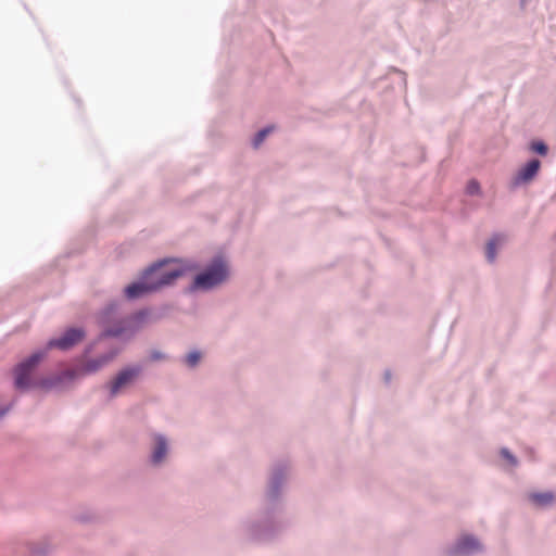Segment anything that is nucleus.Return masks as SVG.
<instances>
[{
	"label": "nucleus",
	"mask_w": 556,
	"mask_h": 556,
	"mask_svg": "<svg viewBox=\"0 0 556 556\" xmlns=\"http://www.w3.org/2000/svg\"><path fill=\"white\" fill-rule=\"evenodd\" d=\"M198 269L199 264L194 261L175 257L159 258L141 270L138 278L124 288V296L128 301L139 300L173 287L179 278Z\"/></svg>",
	"instance_id": "f257e3e1"
},
{
	"label": "nucleus",
	"mask_w": 556,
	"mask_h": 556,
	"mask_svg": "<svg viewBox=\"0 0 556 556\" xmlns=\"http://www.w3.org/2000/svg\"><path fill=\"white\" fill-rule=\"evenodd\" d=\"M285 511L261 502L253 513L240 519L238 530L251 542L271 541L286 528Z\"/></svg>",
	"instance_id": "f03ea898"
},
{
	"label": "nucleus",
	"mask_w": 556,
	"mask_h": 556,
	"mask_svg": "<svg viewBox=\"0 0 556 556\" xmlns=\"http://www.w3.org/2000/svg\"><path fill=\"white\" fill-rule=\"evenodd\" d=\"M45 358L46 351H35L14 367L13 383L16 390L26 391L30 388L49 390L77 378L78 370L74 368H67L47 377L35 378L33 375Z\"/></svg>",
	"instance_id": "7ed1b4c3"
},
{
	"label": "nucleus",
	"mask_w": 556,
	"mask_h": 556,
	"mask_svg": "<svg viewBox=\"0 0 556 556\" xmlns=\"http://www.w3.org/2000/svg\"><path fill=\"white\" fill-rule=\"evenodd\" d=\"M292 476L291 464L277 459L267 469L261 502L286 510V495Z\"/></svg>",
	"instance_id": "20e7f679"
},
{
	"label": "nucleus",
	"mask_w": 556,
	"mask_h": 556,
	"mask_svg": "<svg viewBox=\"0 0 556 556\" xmlns=\"http://www.w3.org/2000/svg\"><path fill=\"white\" fill-rule=\"evenodd\" d=\"M229 268L225 260L217 255L205 266L203 270L198 273L192 282L187 287V293L198 291H210L220 286L227 280Z\"/></svg>",
	"instance_id": "39448f33"
},
{
	"label": "nucleus",
	"mask_w": 556,
	"mask_h": 556,
	"mask_svg": "<svg viewBox=\"0 0 556 556\" xmlns=\"http://www.w3.org/2000/svg\"><path fill=\"white\" fill-rule=\"evenodd\" d=\"M143 365L140 363L122 367L110 381L104 384L108 390V400H113L125 390L135 386L143 372Z\"/></svg>",
	"instance_id": "423d86ee"
},
{
	"label": "nucleus",
	"mask_w": 556,
	"mask_h": 556,
	"mask_svg": "<svg viewBox=\"0 0 556 556\" xmlns=\"http://www.w3.org/2000/svg\"><path fill=\"white\" fill-rule=\"evenodd\" d=\"M86 338V331L83 327H68L59 337L51 338L47 341L45 348L38 351H46V355L52 349L60 351H70L78 345Z\"/></svg>",
	"instance_id": "0eeeda50"
},
{
	"label": "nucleus",
	"mask_w": 556,
	"mask_h": 556,
	"mask_svg": "<svg viewBox=\"0 0 556 556\" xmlns=\"http://www.w3.org/2000/svg\"><path fill=\"white\" fill-rule=\"evenodd\" d=\"M484 552L480 540L471 533L460 534L445 548L446 556H476Z\"/></svg>",
	"instance_id": "6e6552de"
},
{
	"label": "nucleus",
	"mask_w": 556,
	"mask_h": 556,
	"mask_svg": "<svg viewBox=\"0 0 556 556\" xmlns=\"http://www.w3.org/2000/svg\"><path fill=\"white\" fill-rule=\"evenodd\" d=\"M541 167V161L539 159H531L525 165H522L516 175L511 179L513 187H519L526 185L534 179Z\"/></svg>",
	"instance_id": "1a4fd4ad"
},
{
	"label": "nucleus",
	"mask_w": 556,
	"mask_h": 556,
	"mask_svg": "<svg viewBox=\"0 0 556 556\" xmlns=\"http://www.w3.org/2000/svg\"><path fill=\"white\" fill-rule=\"evenodd\" d=\"M168 453V441L164 434L157 433L153 437L150 453V463L153 466L161 465Z\"/></svg>",
	"instance_id": "9d476101"
},
{
	"label": "nucleus",
	"mask_w": 556,
	"mask_h": 556,
	"mask_svg": "<svg viewBox=\"0 0 556 556\" xmlns=\"http://www.w3.org/2000/svg\"><path fill=\"white\" fill-rule=\"evenodd\" d=\"M112 325L103 328L101 337L103 338H119L123 336L131 337L137 332V327H132L127 320H117L111 323Z\"/></svg>",
	"instance_id": "9b49d317"
},
{
	"label": "nucleus",
	"mask_w": 556,
	"mask_h": 556,
	"mask_svg": "<svg viewBox=\"0 0 556 556\" xmlns=\"http://www.w3.org/2000/svg\"><path fill=\"white\" fill-rule=\"evenodd\" d=\"M115 356L116 352L110 351L96 358L88 359L81 365L80 371L84 374H93L110 363Z\"/></svg>",
	"instance_id": "f8f14e48"
},
{
	"label": "nucleus",
	"mask_w": 556,
	"mask_h": 556,
	"mask_svg": "<svg viewBox=\"0 0 556 556\" xmlns=\"http://www.w3.org/2000/svg\"><path fill=\"white\" fill-rule=\"evenodd\" d=\"M121 306L119 300L110 301L100 312L99 320L101 324L106 325L115 321L117 317V312Z\"/></svg>",
	"instance_id": "ddd939ff"
},
{
	"label": "nucleus",
	"mask_w": 556,
	"mask_h": 556,
	"mask_svg": "<svg viewBox=\"0 0 556 556\" xmlns=\"http://www.w3.org/2000/svg\"><path fill=\"white\" fill-rule=\"evenodd\" d=\"M528 498L536 507H546L554 502L555 495L551 491L533 492L528 495Z\"/></svg>",
	"instance_id": "4468645a"
},
{
	"label": "nucleus",
	"mask_w": 556,
	"mask_h": 556,
	"mask_svg": "<svg viewBox=\"0 0 556 556\" xmlns=\"http://www.w3.org/2000/svg\"><path fill=\"white\" fill-rule=\"evenodd\" d=\"M203 359V353L200 350H191L186 355L179 358V362L188 369H195L199 367Z\"/></svg>",
	"instance_id": "2eb2a0df"
},
{
	"label": "nucleus",
	"mask_w": 556,
	"mask_h": 556,
	"mask_svg": "<svg viewBox=\"0 0 556 556\" xmlns=\"http://www.w3.org/2000/svg\"><path fill=\"white\" fill-rule=\"evenodd\" d=\"M29 548H30V553L34 556H48L52 552L53 545L51 544V542L48 539H42V540L33 542L30 544Z\"/></svg>",
	"instance_id": "dca6fc26"
},
{
	"label": "nucleus",
	"mask_w": 556,
	"mask_h": 556,
	"mask_svg": "<svg viewBox=\"0 0 556 556\" xmlns=\"http://www.w3.org/2000/svg\"><path fill=\"white\" fill-rule=\"evenodd\" d=\"M174 309V305L170 303H163L160 306L150 309L151 311V320L156 323L169 316L170 312Z\"/></svg>",
	"instance_id": "f3484780"
},
{
	"label": "nucleus",
	"mask_w": 556,
	"mask_h": 556,
	"mask_svg": "<svg viewBox=\"0 0 556 556\" xmlns=\"http://www.w3.org/2000/svg\"><path fill=\"white\" fill-rule=\"evenodd\" d=\"M151 318V311L149 308H141L137 311L127 323H130L132 327H137V330L139 329V326L148 318Z\"/></svg>",
	"instance_id": "a211bd4d"
},
{
	"label": "nucleus",
	"mask_w": 556,
	"mask_h": 556,
	"mask_svg": "<svg viewBox=\"0 0 556 556\" xmlns=\"http://www.w3.org/2000/svg\"><path fill=\"white\" fill-rule=\"evenodd\" d=\"M97 518L96 513L90 508H84L74 515V519L80 523H89Z\"/></svg>",
	"instance_id": "6ab92c4d"
},
{
	"label": "nucleus",
	"mask_w": 556,
	"mask_h": 556,
	"mask_svg": "<svg viewBox=\"0 0 556 556\" xmlns=\"http://www.w3.org/2000/svg\"><path fill=\"white\" fill-rule=\"evenodd\" d=\"M497 254V238H492L485 245V258L489 263H494Z\"/></svg>",
	"instance_id": "aec40b11"
},
{
	"label": "nucleus",
	"mask_w": 556,
	"mask_h": 556,
	"mask_svg": "<svg viewBox=\"0 0 556 556\" xmlns=\"http://www.w3.org/2000/svg\"><path fill=\"white\" fill-rule=\"evenodd\" d=\"M273 130V127L271 126H266L262 129H260L253 137L252 139V146L253 148H258L263 142L264 140L266 139V137Z\"/></svg>",
	"instance_id": "412c9836"
},
{
	"label": "nucleus",
	"mask_w": 556,
	"mask_h": 556,
	"mask_svg": "<svg viewBox=\"0 0 556 556\" xmlns=\"http://www.w3.org/2000/svg\"><path fill=\"white\" fill-rule=\"evenodd\" d=\"M531 150L539 155L545 156L548 152V147L544 141H532Z\"/></svg>",
	"instance_id": "4be33fe9"
},
{
	"label": "nucleus",
	"mask_w": 556,
	"mask_h": 556,
	"mask_svg": "<svg viewBox=\"0 0 556 556\" xmlns=\"http://www.w3.org/2000/svg\"><path fill=\"white\" fill-rule=\"evenodd\" d=\"M466 192L469 195H478L481 192L480 184L476 179L468 181Z\"/></svg>",
	"instance_id": "5701e85b"
},
{
	"label": "nucleus",
	"mask_w": 556,
	"mask_h": 556,
	"mask_svg": "<svg viewBox=\"0 0 556 556\" xmlns=\"http://www.w3.org/2000/svg\"><path fill=\"white\" fill-rule=\"evenodd\" d=\"M501 456L508 462L510 466L518 464L517 457L506 447L501 448Z\"/></svg>",
	"instance_id": "b1692460"
},
{
	"label": "nucleus",
	"mask_w": 556,
	"mask_h": 556,
	"mask_svg": "<svg viewBox=\"0 0 556 556\" xmlns=\"http://www.w3.org/2000/svg\"><path fill=\"white\" fill-rule=\"evenodd\" d=\"M149 359L151 362H160V361L167 359V355L165 353H163L162 351L152 350L149 354Z\"/></svg>",
	"instance_id": "393cba45"
},
{
	"label": "nucleus",
	"mask_w": 556,
	"mask_h": 556,
	"mask_svg": "<svg viewBox=\"0 0 556 556\" xmlns=\"http://www.w3.org/2000/svg\"><path fill=\"white\" fill-rule=\"evenodd\" d=\"M14 404H15V401H12L8 405L0 406V420L12 409Z\"/></svg>",
	"instance_id": "a878e982"
},
{
	"label": "nucleus",
	"mask_w": 556,
	"mask_h": 556,
	"mask_svg": "<svg viewBox=\"0 0 556 556\" xmlns=\"http://www.w3.org/2000/svg\"><path fill=\"white\" fill-rule=\"evenodd\" d=\"M391 380H392V372H391V370L390 369L384 370V372H383V381H384V383L386 384H390Z\"/></svg>",
	"instance_id": "bb28decb"
},
{
	"label": "nucleus",
	"mask_w": 556,
	"mask_h": 556,
	"mask_svg": "<svg viewBox=\"0 0 556 556\" xmlns=\"http://www.w3.org/2000/svg\"><path fill=\"white\" fill-rule=\"evenodd\" d=\"M528 0H520L521 8H526Z\"/></svg>",
	"instance_id": "cd10ccee"
}]
</instances>
